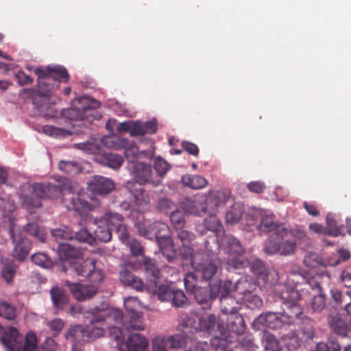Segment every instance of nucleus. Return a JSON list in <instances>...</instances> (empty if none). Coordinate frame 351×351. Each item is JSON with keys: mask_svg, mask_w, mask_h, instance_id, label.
I'll return each mask as SVG.
<instances>
[{"mask_svg": "<svg viewBox=\"0 0 351 351\" xmlns=\"http://www.w3.org/2000/svg\"><path fill=\"white\" fill-rule=\"evenodd\" d=\"M280 298L284 305L283 311L261 313L252 323L254 329L260 330L262 327H267L275 330L295 324L303 313L300 304H297L298 294L295 291H285L280 295Z\"/></svg>", "mask_w": 351, "mask_h": 351, "instance_id": "obj_1", "label": "nucleus"}, {"mask_svg": "<svg viewBox=\"0 0 351 351\" xmlns=\"http://www.w3.org/2000/svg\"><path fill=\"white\" fill-rule=\"evenodd\" d=\"M34 72L37 75V88H24L23 92L28 95L36 93L38 96L48 97L56 90L61 82H67L69 75L62 66L36 67Z\"/></svg>", "mask_w": 351, "mask_h": 351, "instance_id": "obj_2", "label": "nucleus"}, {"mask_svg": "<svg viewBox=\"0 0 351 351\" xmlns=\"http://www.w3.org/2000/svg\"><path fill=\"white\" fill-rule=\"evenodd\" d=\"M19 198L21 204L27 208L41 206L42 198L58 197L61 195V189L58 184L36 183L32 185L24 184L21 188Z\"/></svg>", "mask_w": 351, "mask_h": 351, "instance_id": "obj_3", "label": "nucleus"}, {"mask_svg": "<svg viewBox=\"0 0 351 351\" xmlns=\"http://www.w3.org/2000/svg\"><path fill=\"white\" fill-rule=\"evenodd\" d=\"M101 144L109 149L123 148L124 154H147L145 151L139 152L136 143L128 142L126 138L117 134L105 136L101 140L94 138L88 142L75 143L73 147L84 152L89 151L88 154H101L99 151Z\"/></svg>", "mask_w": 351, "mask_h": 351, "instance_id": "obj_4", "label": "nucleus"}, {"mask_svg": "<svg viewBox=\"0 0 351 351\" xmlns=\"http://www.w3.org/2000/svg\"><path fill=\"white\" fill-rule=\"evenodd\" d=\"M151 232L147 234L149 239H155L162 254L168 262H172L176 257V251L169 227L163 222L156 221L151 224Z\"/></svg>", "mask_w": 351, "mask_h": 351, "instance_id": "obj_5", "label": "nucleus"}, {"mask_svg": "<svg viewBox=\"0 0 351 351\" xmlns=\"http://www.w3.org/2000/svg\"><path fill=\"white\" fill-rule=\"evenodd\" d=\"M1 341L9 351H33L36 345V337L29 332L23 338L14 327H10L2 335Z\"/></svg>", "mask_w": 351, "mask_h": 351, "instance_id": "obj_6", "label": "nucleus"}, {"mask_svg": "<svg viewBox=\"0 0 351 351\" xmlns=\"http://www.w3.org/2000/svg\"><path fill=\"white\" fill-rule=\"evenodd\" d=\"M194 340V337L183 329L180 333L156 337L152 340V349L153 351H178L185 348Z\"/></svg>", "mask_w": 351, "mask_h": 351, "instance_id": "obj_7", "label": "nucleus"}, {"mask_svg": "<svg viewBox=\"0 0 351 351\" xmlns=\"http://www.w3.org/2000/svg\"><path fill=\"white\" fill-rule=\"evenodd\" d=\"M128 168L135 182L140 185L152 183L158 185L160 180H154L152 178V170L150 165L141 160L139 155H125Z\"/></svg>", "mask_w": 351, "mask_h": 351, "instance_id": "obj_8", "label": "nucleus"}, {"mask_svg": "<svg viewBox=\"0 0 351 351\" xmlns=\"http://www.w3.org/2000/svg\"><path fill=\"white\" fill-rule=\"evenodd\" d=\"M8 219L10 221L9 234L14 244L12 254L15 258L22 261L28 255L31 248V242L23 235L21 228L14 223V219L12 216L8 217Z\"/></svg>", "mask_w": 351, "mask_h": 351, "instance_id": "obj_9", "label": "nucleus"}, {"mask_svg": "<svg viewBox=\"0 0 351 351\" xmlns=\"http://www.w3.org/2000/svg\"><path fill=\"white\" fill-rule=\"evenodd\" d=\"M250 217L258 220L256 228L262 232H274L282 238L287 234V228L282 224L275 222L274 215L269 211L254 209L253 214Z\"/></svg>", "mask_w": 351, "mask_h": 351, "instance_id": "obj_10", "label": "nucleus"}, {"mask_svg": "<svg viewBox=\"0 0 351 351\" xmlns=\"http://www.w3.org/2000/svg\"><path fill=\"white\" fill-rule=\"evenodd\" d=\"M182 327L184 330H187L188 334L191 336L198 331L212 334L217 328L221 332L219 325H217V317L215 314H207L200 317L197 324L193 317H186L183 320Z\"/></svg>", "mask_w": 351, "mask_h": 351, "instance_id": "obj_11", "label": "nucleus"}, {"mask_svg": "<svg viewBox=\"0 0 351 351\" xmlns=\"http://www.w3.org/2000/svg\"><path fill=\"white\" fill-rule=\"evenodd\" d=\"M232 291V282L230 280L221 282L220 291L218 297L220 301L221 312L223 315H227L233 313H238L241 304V298H235L230 293Z\"/></svg>", "mask_w": 351, "mask_h": 351, "instance_id": "obj_12", "label": "nucleus"}, {"mask_svg": "<svg viewBox=\"0 0 351 351\" xmlns=\"http://www.w3.org/2000/svg\"><path fill=\"white\" fill-rule=\"evenodd\" d=\"M192 267L205 281L211 280L217 271V267L213 263L210 254L203 251L197 252L194 256Z\"/></svg>", "mask_w": 351, "mask_h": 351, "instance_id": "obj_13", "label": "nucleus"}, {"mask_svg": "<svg viewBox=\"0 0 351 351\" xmlns=\"http://www.w3.org/2000/svg\"><path fill=\"white\" fill-rule=\"evenodd\" d=\"M297 249L296 243L289 240L278 241L274 238H268L264 243L263 252L267 255L279 254L282 256H291Z\"/></svg>", "mask_w": 351, "mask_h": 351, "instance_id": "obj_14", "label": "nucleus"}, {"mask_svg": "<svg viewBox=\"0 0 351 351\" xmlns=\"http://www.w3.org/2000/svg\"><path fill=\"white\" fill-rule=\"evenodd\" d=\"M307 273L302 269L291 270L287 274V280L285 285L278 286L276 289L277 294L280 295L285 291H290L296 292L299 295L297 300V304H300L302 300V295L300 293V287L304 286V283L306 282Z\"/></svg>", "mask_w": 351, "mask_h": 351, "instance_id": "obj_15", "label": "nucleus"}, {"mask_svg": "<svg viewBox=\"0 0 351 351\" xmlns=\"http://www.w3.org/2000/svg\"><path fill=\"white\" fill-rule=\"evenodd\" d=\"M113 213L112 211H108L102 217L94 219V223L96 225L93 235L95 245H97V241L106 243L111 240L110 226L112 227L113 219L112 216Z\"/></svg>", "mask_w": 351, "mask_h": 351, "instance_id": "obj_16", "label": "nucleus"}, {"mask_svg": "<svg viewBox=\"0 0 351 351\" xmlns=\"http://www.w3.org/2000/svg\"><path fill=\"white\" fill-rule=\"evenodd\" d=\"M220 280H215L210 282L208 285L210 287V292L207 288L199 287L191 293L194 295L196 301L199 304H205L204 308H210V300H215L218 298L219 292L220 291Z\"/></svg>", "mask_w": 351, "mask_h": 351, "instance_id": "obj_17", "label": "nucleus"}, {"mask_svg": "<svg viewBox=\"0 0 351 351\" xmlns=\"http://www.w3.org/2000/svg\"><path fill=\"white\" fill-rule=\"evenodd\" d=\"M180 206L185 213L195 216H202L208 212L204 196L197 195L192 197H184Z\"/></svg>", "mask_w": 351, "mask_h": 351, "instance_id": "obj_18", "label": "nucleus"}, {"mask_svg": "<svg viewBox=\"0 0 351 351\" xmlns=\"http://www.w3.org/2000/svg\"><path fill=\"white\" fill-rule=\"evenodd\" d=\"M115 188L114 181L101 176H94L88 182V189L93 193L105 196L110 193Z\"/></svg>", "mask_w": 351, "mask_h": 351, "instance_id": "obj_19", "label": "nucleus"}, {"mask_svg": "<svg viewBox=\"0 0 351 351\" xmlns=\"http://www.w3.org/2000/svg\"><path fill=\"white\" fill-rule=\"evenodd\" d=\"M231 197V193L228 190L211 191L205 196L206 206L208 210L213 213L217 212L219 208L226 206Z\"/></svg>", "mask_w": 351, "mask_h": 351, "instance_id": "obj_20", "label": "nucleus"}, {"mask_svg": "<svg viewBox=\"0 0 351 351\" xmlns=\"http://www.w3.org/2000/svg\"><path fill=\"white\" fill-rule=\"evenodd\" d=\"M65 285L69 287L75 298L79 301L88 300L97 292V288L94 285H82L69 280H66Z\"/></svg>", "mask_w": 351, "mask_h": 351, "instance_id": "obj_21", "label": "nucleus"}, {"mask_svg": "<svg viewBox=\"0 0 351 351\" xmlns=\"http://www.w3.org/2000/svg\"><path fill=\"white\" fill-rule=\"evenodd\" d=\"M94 310H96L97 312L94 320L103 321L106 326L121 325L123 326L124 316L119 309L110 308L103 311L99 308H95Z\"/></svg>", "mask_w": 351, "mask_h": 351, "instance_id": "obj_22", "label": "nucleus"}, {"mask_svg": "<svg viewBox=\"0 0 351 351\" xmlns=\"http://www.w3.org/2000/svg\"><path fill=\"white\" fill-rule=\"evenodd\" d=\"M91 317L87 316L90 319L89 324L85 326L86 331V339L88 341H94L97 338L104 337L105 334V326L106 325L103 321L94 320L96 317V310L94 308L90 310Z\"/></svg>", "mask_w": 351, "mask_h": 351, "instance_id": "obj_23", "label": "nucleus"}, {"mask_svg": "<svg viewBox=\"0 0 351 351\" xmlns=\"http://www.w3.org/2000/svg\"><path fill=\"white\" fill-rule=\"evenodd\" d=\"M96 261L93 258H88L83 261H75L69 264V267H63L65 272H75L77 276L86 277L95 269Z\"/></svg>", "mask_w": 351, "mask_h": 351, "instance_id": "obj_24", "label": "nucleus"}, {"mask_svg": "<svg viewBox=\"0 0 351 351\" xmlns=\"http://www.w3.org/2000/svg\"><path fill=\"white\" fill-rule=\"evenodd\" d=\"M99 106V104L97 101H94L93 105L92 106H84L81 109L77 108H71L69 109L66 110L64 112V114L68 119L71 120H88L90 117H93L94 108H97Z\"/></svg>", "mask_w": 351, "mask_h": 351, "instance_id": "obj_25", "label": "nucleus"}, {"mask_svg": "<svg viewBox=\"0 0 351 351\" xmlns=\"http://www.w3.org/2000/svg\"><path fill=\"white\" fill-rule=\"evenodd\" d=\"M86 333L85 326L76 325L70 327L65 332L64 337L75 346L88 341Z\"/></svg>", "mask_w": 351, "mask_h": 351, "instance_id": "obj_26", "label": "nucleus"}, {"mask_svg": "<svg viewBox=\"0 0 351 351\" xmlns=\"http://www.w3.org/2000/svg\"><path fill=\"white\" fill-rule=\"evenodd\" d=\"M341 259L337 258L334 261L329 260L328 263H324L320 256L314 252H308L304 256L303 263L308 267L315 268L319 265L326 267L327 265L330 266H336L340 263Z\"/></svg>", "mask_w": 351, "mask_h": 351, "instance_id": "obj_27", "label": "nucleus"}, {"mask_svg": "<svg viewBox=\"0 0 351 351\" xmlns=\"http://www.w3.org/2000/svg\"><path fill=\"white\" fill-rule=\"evenodd\" d=\"M228 328L237 334H242L245 332L246 325L243 316L238 313H233L226 315Z\"/></svg>", "mask_w": 351, "mask_h": 351, "instance_id": "obj_28", "label": "nucleus"}, {"mask_svg": "<svg viewBox=\"0 0 351 351\" xmlns=\"http://www.w3.org/2000/svg\"><path fill=\"white\" fill-rule=\"evenodd\" d=\"M256 289V285L252 278L241 277L234 285L232 284V291L243 297L252 293Z\"/></svg>", "mask_w": 351, "mask_h": 351, "instance_id": "obj_29", "label": "nucleus"}, {"mask_svg": "<svg viewBox=\"0 0 351 351\" xmlns=\"http://www.w3.org/2000/svg\"><path fill=\"white\" fill-rule=\"evenodd\" d=\"M123 328L128 331L144 330L141 313L125 314Z\"/></svg>", "mask_w": 351, "mask_h": 351, "instance_id": "obj_30", "label": "nucleus"}, {"mask_svg": "<svg viewBox=\"0 0 351 351\" xmlns=\"http://www.w3.org/2000/svg\"><path fill=\"white\" fill-rule=\"evenodd\" d=\"M250 269L258 277L259 279L263 280L267 283L273 284L274 282L269 280V276L273 275H278L276 271H269L263 263L260 260L252 261L250 263Z\"/></svg>", "mask_w": 351, "mask_h": 351, "instance_id": "obj_31", "label": "nucleus"}, {"mask_svg": "<svg viewBox=\"0 0 351 351\" xmlns=\"http://www.w3.org/2000/svg\"><path fill=\"white\" fill-rule=\"evenodd\" d=\"M119 278L124 285L132 287L136 291H142L145 287L141 279L135 276L127 269H123L120 271Z\"/></svg>", "mask_w": 351, "mask_h": 351, "instance_id": "obj_32", "label": "nucleus"}, {"mask_svg": "<svg viewBox=\"0 0 351 351\" xmlns=\"http://www.w3.org/2000/svg\"><path fill=\"white\" fill-rule=\"evenodd\" d=\"M51 299L56 311L62 310L69 302V298L64 290L53 287L50 290Z\"/></svg>", "mask_w": 351, "mask_h": 351, "instance_id": "obj_33", "label": "nucleus"}, {"mask_svg": "<svg viewBox=\"0 0 351 351\" xmlns=\"http://www.w3.org/2000/svg\"><path fill=\"white\" fill-rule=\"evenodd\" d=\"M126 345L128 351H146L145 348L149 343L146 338L142 335L134 333L128 338Z\"/></svg>", "mask_w": 351, "mask_h": 351, "instance_id": "obj_34", "label": "nucleus"}, {"mask_svg": "<svg viewBox=\"0 0 351 351\" xmlns=\"http://www.w3.org/2000/svg\"><path fill=\"white\" fill-rule=\"evenodd\" d=\"M98 163L113 169H118L122 165L124 158L121 155H95Z\"/></svg>", "mask_w": 351, "mask_h": 351, "instance_id": "obj_35", "label": "nucleus"}, {"mask_svg": "<svg viewBox=\"0 0 351 351\" xmlns=\"http://www.w3.org/2000/svg\"><path fill=\"white\" fill-rule=\"evenodd\" d=\"M113 222H112V228H114V230L118 234L119 239L123 243H128L129 240V234L126 226L124 224V218L123 217L114 212L113 213V215L112 216Z\"/></svg>", "mask_w": 351, "mask_h": 351, "instance_id": "obj_36", "label": "nucleus"}, {"mask_svg": "<svg viewBox=\"0 0 351 351\" xmlns=\"http://www.w3.org/2000/svg\"><path fill=\"white\" fill-rule=\"evenodd\" d=\"M220 242L229 253L239 255L244 252L241 242L232 235H224L220 239Z\"/></svg>", "mask_w": 351, "mask_h": 351, "instance_id": "obj_37", "label": "nucleus"}, {"mask_svg": "<svg viewBox=\"0 0 351 351\" xmlns=\"http://www.w3.org/2000/svg\"><path fill=\"white\" fill-rule=\"evenodd\" d=\"M328 324L335 334L341 337L347 335L348 331V326L339 315H330L328 317Z\"/></svg>", "mask_w": 351, "mask_h": 351, "instance_id": "obj_38", "label": "nucleus"}, {"mask_svg": "<svg viewBox=\"0 0 351 351\" xmlns=\"http://www.w3.org/2000/svg\"><path fill=\"white\" fill-rule=\"evenodd\" d=\"M181 180L183 184L195 189H202L208 184V181L204 178L197 175H184Z\"/></svg>", "mask_w": 351, "mask_h": 351, "instance_id": "obj_39", "label": "nucleus"}, {"mask_svg": "<svg viewBox=\"0 0 351 351\" xmlns=\"http://www.w3.org/2000/svg\"><path fill=\"white\" fill-rule=\"evenodd\" d=\"M71 196L68 197V200L71 203L69 206L70 208L75 210H79L81 208L91 209L90 204L84 199V195L81 194L78 191L77 193H71Z\"/></svg>", "mask_w": 351, "mask_h": 351, "instance_id": "obj_40", "label": "nucleus"}, {"mask_svg": "<svg viewBox=\"0 0 351 351\" xmlns=\"http://www.w3.org/2000/svg\"><path fill=\"white\" fill-rule=\"evenodd\" d=\"M261 343L265 350L279 351L280 346L275 336L267 330H263L261 334Z\"/></svg>", "mask_w": 351, "mask_h": 351, "instance_id": "obj_41", "label": "nucleus"}, {"mask_svg": "<svg viewBox=\"0 0 351 351\" xmlns=\"http://www.w3.org/2000/svg\"><path fill=\"white\" fill-rule=\"evenodd\" d=\"M300 335H301V339L304 341L312 340L316 337V332L313 320L306 319L303 321L300 326Z\"/></svg>", "mask_w": 351, "mask_h": 351, "instance_id": "obj_42", "label": "nucleus"}, {"mask_svg": "<svg viewBox=\"0 0 351 351\" xmlns=\"http://www.w3.org/2000/svg\"><path fill=\"white\" fill-rule=\"evenodd\" d=\"M21 231L22 232L23 231L26 232L42 243L45 241L46 233L45 230L36 223H27L23 227V230Z\"/></svg>", "mask_w": 351, "mask_h": 351, "instance_id": "obj_43", "label": "nucleus"}, {"mask_svg": "<svg viewBox=\"0 0 351 351\" xmlns=\"http://www.w3.org/2000/svg\"><path fill=\"white\" fill-rule=\"evenodd\" d=\"M243 213V210L242 206L239 204H234L226 212V222L231 224L237 223L240 220Z\"/></svg>", "mask_w": 351, "mask_h": 351, "instance_id": "obj_44", "label": "nucleus"}, {"mask_svg": "<svg viewBox=\"0 0 351 351\" xmlns=\"http://www.w3.org/2000/svg\"><path fill=\"white\" fill-rule=\"evenodd\" d=\"M51 235L59 243L64 241L72 240L74 238L73 232L66 226L52 230Z\"/></svg>", "mask_w": 351, "mask_h": 351, "instance_id": "obj_45", "label": "nucleus"}, {"mask_svg": "<svg viewBox=\"0 0 351 351\" xmlns=\"http://www.w3.org/2000/svg\"><path fill=\"white\" fill-rule=\"evenodd\" d=\"M58 167L60 171L71 175H77L82 171V167L75 161L61 160Z\"/></svg>", "mask_w": 351, "mask_h": 351, "instance_id": "obj_46", "label": "nucleus"}, {"mask_svg": "<svg viewBox=\"0 0 351 351\" xmlns=\"http://www.w3.org/2000/svg\"><path fill=\"white\" fill-rule=\"evenodd\" d=\"M57 182L61 189V194L67 191L69 193H75L77 192V184L69 178L65 177H60L57 180Z\"/></svg>", "mask_w": 351, "mask_h": 351, "instance_id": "obj_47", "label": "nucleus"}, {"mask_svg": "<svg viewBox=\"0 0 351 351\" xmlns=\"http://www.w3.org/2000/svg\"><path fill=\"white\" fill-rule=\"evenodd\" d=\"M0 316L8 320L14 319L16 316V307L7 302H0Z\"/></svg>", "mask_w": 351, "mask_h": 351, "instance_id": "obj_48", "label": "nucleus"}, {"mask_svg": "<svg viewBox=\"0 0 351 351\" xmlns=\"http://www.w3.org/2000/svg\"><path fill=\"white\" fill-rule=\"evenodd\" d=\"M158 210L163 213L167 214L174 211L178 208L177 204L171 199L167 197H162L158 199L157 203Z\"/></svg>", "mask_w": 351, "mask_h": 351, "instance_id": "obj_49", "label": "nucleus"}, {"mask_svg": "<svg viewBox=\"0 0 351 351\" xmlns=\"http://www.w3.org/2000/svg\"><path fill=\"white\" fill-rule=\"evenodd\" d=\"M143 266L147 276H152L154 279L159 277V269L153 259L149 257H145L143 258Z\"/></svg>", "mask_w": 351, "mask_h": 351, "instance_id": "obj_50", "label": "nucleus"}, {"mask_svg": "<svg viewBox=\"0 0 351 351\" xmlns=\"http://www.w3.org/2000/svg\"><path fill=\"white\" fill-rule=\"evenodd\" d=\"M173 290L167 285H160L156 286L154 293L158 296L161 302H169Z\"/></svg>", "mask_w": 351, "mask_h": 351, "instance_id": "obj_51", "label": "nucleus"}, {"mask_svg": "<svg viewBox=\"0 0 351 351\" xmlns=\"http://www.w3.org/2000/svg\"><path fill=\"white\" fill-rule=\"evenodd\" d=\"M207 213H209L210 215L204 220V221L206 225H207L208 230L210 232L219 231L221 228L220 220L216 216L215 213H213L210 210H208Z\"/></svg>", "mask_w": 351, "mask_h": 351, "instance_id": "obj_52", "label": "nucleus"}, {"mask_svg": "<svg viewBox=\"0 0 351 351\" xmlns=\"http://www.w3.org/2000/svg\"><path fill=\"white\" fill-rule=\"evenodd\" d=\"M43 132L47 135L55 137L60 138L64 137L70 134L69 132L66 130L57 128L53 125H45L43 127Z\"/></svg>", "mask_w": 351, "mask_h": 351, "instance_id": "obj_53", "label": "nucleus"}, {"mask_svg": "<svg viewBox=\"0 0 351 351\" xmlns=\"http://www.w3.org/2000/svg\"><path fill=\"white\" fill-rule=\"evenodd\" d=\"M125 314L139 313L141 302L136 297H128L124 300Z\"/></svg>", "mask_w": 351, "mask_h": 351, "instance_id": "obj_54", "label": "nucleus"}, {"mask_svg": "<svg viewBox=\"0 0 351 351\" xmlns=\"http://www.w3.org/2000/svg\"><path fill=\"white\" fill-rule=\"evenodd\" d=\"M327 232L328 234L333 237H337L341 234V226L337 224V221L333 218L331 214L326 216Z\"/></svg>", "mask_w": 351, "mask_h": 351, "instance_id": "obj_55", "label": "nucleus"}, {"mask_svg": "<svg viewBox=\"0 0 351 351\" xmlns=\"http://www.w3.org/2000/svg\"><path fill=\"white\" fill-rule=\"evenodd\" d=\"M175 307H183L187 304V298L181 290H173L170 301Z\"/></svg>", "mask_w": 351, "mask_h": 351, "instance_id": "obj_56", "label": "nucleus"}, {"mask_svg": "<svg viewBox=\"0 0 351 351\" xmlns=\"http://www.w3.org/2000/svg\"><path fill=\"white\" fill-rule=\"evenodd\" d=\"M74 234V238L80 241L86 243L90 245H95V238L86 228H82L79 231L75 232Z\"/></svg>", "mask_w": 351, "mask_h": 351, "instance_id": "obj_57", "label": "nucleus"}, {"mask_svg": "<svg viewBox=\"0 0 351 351\" xmlns=\"http://www.w3.org/2000/svg\"><path fill=\"white\" fill-rule=\"evenodd\" d=\"M170 220L176 230L182 228L185 224V219L182 213L178 208L172 211L169 215Z\"/></svg>", "mask_w": 351, "mask_h": 351, "instance_id": "obj_58", "label": "nucleus"}, {"mask_svg": "<svg viewBox=\"0 0 351 351\" xmlns=\"http://www.w3.org/2000/svg\"><path fill=\"white\" fill-rule=\"evenodd\" d=\"M31 260L36 265L49 268L51 266V261L50 258L44 253H35L31 256Z\"/></svg>", "mask_w": 351, "mask_h": 351, "instance_id": "obj_59", "label": "nucleus"}, {"mask_svg": "<svg viewBox=\"0 0 351 351\" xmlns=\"http://www.w3.org/2000/svg\"><path fill=\"white\" fill-rule=\"evenodd\" d=\"M177 237L182 245H191L195 240V234L187 230L182 228L177 230Z\"/></svg>", "mask_w": 351, "mask_h": 351, "instance_id": "obj_60", "label": "nucleus"}, {"mask_svg": "<svg viewBox=\"0 0 351 351\" xmlns=\"http://www.w3.org/2000/svg\"><path fill=\"white\" fill-rule=\"evenodd\" d=\"M16 274V266L12 263H7L4 265L1 275L7 284L12 281V278Z\"/></svg>", "mask_w": 351, "mask_h": 351, "instance_id": "obj_61", "label": "nucleus"}, {"mask_svg": "<svg viewBox=\"0 0 351 351\" xmlns=\"http://www.w3.org/2000/svg\"><path fill=\"white\" fill-rule=\"evenodd\" d=\"M326 306V298L324 293L319 292L314 295L311 302V308L314 312H321Z\"/></svg>", "mask_w": 351, "mask_h": 351, "instance_id": "obj_62", "label": "nucleus"}, {"mask_svg": "<svg viewBox=\"0 0 351 351\" xmlns=\"http://www.w3.org/2000/svg\"><path fill=\"white\" fill-rule=\"evenodd\" d=\"M60 346L51 337H47L40 347H36L33 351H58Z\"/></svg>", "mask_w": 351, "mask_h": 351, "instance_id": "obj_63", "label": "nucleus"}, {"mask_svg": "<svg viewBox=\"0 0 351 351\" xmlns=\"http://www.w3.org/2000/svg\"><path fill=\"white\" fill-rule=\"evenodd\" d=\"M317 350L318 351H339L340 346L335 339H330L327 343H317Z\"/></svg>", "mask_w": 351, "mask_h": 351, "instance_id": "obj_64", "label": "nucleus"}]
</instances>
